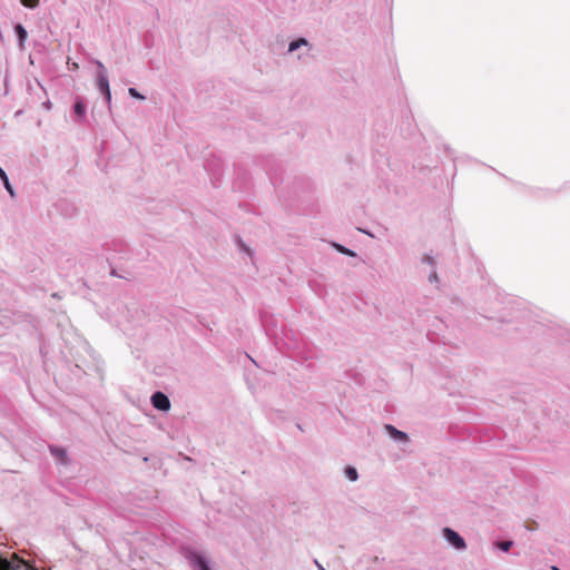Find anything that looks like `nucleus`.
I'll use <instances>...</instances> for the list:
<instances>
[{
    "label": "nucleus",
    "instance_id": "obj_1",
    "mask_svg": "<svg viewBox=\"0 0 570 570\" xmlns=\"http://www.w3.org/2000/svg\"><path fill=\"white\" fill-rule=\"evenodd\" d=\"M189 564L196 570H210L205 558L195 551L188 550L185 553Z\"/></svg>",
    "mask_w": 570,
    "mask_h": 570
},
{
    "label": "nucleus",
    "instance_id": "obj_2",
    "mask_svg": "<svg viewBox=\"0 0 570 570\" xmlns=\"http://www.w3.org/2000/svg\"><path fill=\"white\" fill-rule=\"evenodd\" d=\"M97 85H98L99 90L105 95L107 102L110 104L111 92H110L109 81H108L106 72L98 71Z\"/></svg>",
    "mask_w": 570,
    "mask_h": 570
},
{
    "label": "nucleus",
    "instance_id": "obj_3",
    "mask_svg": "<svg viewBox=\"0 0 570 570\" xmlns=\"http://www.w3.org/2000/svg\"><path fill=\"white\" fill-rule=\"evenodd\" d=\"M151 403L157 410L160 411H168L170 409L169 399L161 392H156L153 394Z\"/></svg>",
    "mask_w": 570,
    "mask_h": 570
},
{
    "label": "nucleus",
    "instance_id": "obj_4",
    "mask_svg": "<svg viewBox=\"0 0 570 570\" xmlns=\"http://www.w3.org/2000/svg\"><path fill=\"white\" fill-rule=\"evenodd\" d=\"M443 533H444V537L446 538V540L452 546H454L456 549H464L465 548V542H464L463 538L460 537V534L458 532L453 531L450 528H445L443 530Z\"/></svg>",
    "mask_w": 570,
    "mask_h": 570
},
{
    "label": "nucleus",
    "instance_id": "obj_5",
    "mask_svg": "<svg viewBox=\"0 0 570 570\" xmlns=\"http://www.w3.org/2000/svg\"><path fill=\"white\" fill-rule=\"evenodd\" d=\"M385 430L389 432V434L393 439L400 440V441H403V442L407 441V435L404 432H402V431L397 430L396 428H394L393 425H391V424L385 425Z\"/></svg>",
    "mask_w": 570,
    "mask_h": 570
},
{
    "label": "nucleus",
    "instance_id": "obj_6",
    "mask_svg": "<svg viewBox=\"0 0 570 570\" xmlns=\"http://www.w3.org/2000/svg\"><path fill=\"white\" fill-rule=\"evenodd\" d=\"M50 452L55 458H57L60 461V463H62V464L68 463L67 451L65 449L58 448V446H51Z\"/></svg>",
    "mask_w": 570,
    "mask_h": 570
},
{
    "label": "nucleus",
    "instance_id": "obj_7",
    "mask_svg": "<svg viewBox=\"0 0 570 570\" xmlns=\"http://www.w3.org/2000/svg\"><path fill=\"white\" fill-rule=\"evenodd\" d=\"M86 112V106L81 100H77L75 104V114L78 117H83Z\"/></svg>",
    "mask_w": 570,
    "mask_h": 570
},
{
    "label": "nucleus",
    "instance_id": "obj_8",
    "mask_svg": "<svg viewBox=\"0 0 570 570\" xmlns=\"http://www.w3.org/2000/svg\"><path fill=\"white\" fill-rule=\"evenodd\" d=\"M302 45H304V46L307 45V41L304 38H301L296 41H292L289 43L288 51L292 52V51L296 50L298 47H301Z\"/></svg>",
    "mask_w": 570,
    "mask_h": 570
},
{
    "label": "nucleus",
    "instance_id": "obj_9",
    "mask_svg": "<svg viewBox=\"0 0 570 570\" xmlns=\"http://www.w3.org/2000/svg\"><path fill=\"white\" fill-rule=\"evenodd\" d=\"M345 474L346 476L351 480V481H356L357 480V471L356 469L352 468V466H347L345 469Z\"/></svg>",
    "mask_w": 570,
    "mask_h": 570
},
{
    "label": "nucleus",
    "instance_id": "obj_10",
    "mask_svg": "<svg viewBox=\"0 0 570 570\" xmlns=\"http://www.w3.org/2000/svg\"><path fill=\"white\" fill-rule=\"evenodd\" d=\"M16 31L18 33L19 40L22 43L27 38V31L21 24L16 26Z\"/></svg>",
    "mask_w": 570,
    "mask_h": 570
},
{
    "label": "nucleus",
    "instance_id": "obj_11",
    "mask_svg": "<svg viewBox=\"0 0 570 570\" xmlns=\"http://www.w3.org/2000/svg\"><path fill=\"white\" fill-rule=\"evenodd\" d=\"M2 181H3V185H4L6 189H7V190H8V193L10 194V196H12V197H13V196H14V191H13V188H12V186H11V184H10L9 179H8V176H7L6 178H3V179H2Z\"/></svg>",
    "mask_w": 570,
    "mask_h": 570
},
{
    "label": "nucleus",
    "instance_id": "obj_12",
    "mask_svg": "<svg viewBox=\"0 0 570 570\" xmlns=\"http://www.w3.org/2000/svg\"><path fill=\"white\" fill-rule=\"evenodd\" d=\"M21 3L28 8H35L38 6L39 0H21Z\"/></svg>",
    "mask_w": 570,
    "mask_h": 570
},
{
    "label": "nucleus",
    "instance_id": "obj_13",
    "mask_svg": "<svg viewBox=\"0 0 570 570\" xmlns=\"http://www.w3.org/2000/svg\"><path fill=\"white\" fill-rule=\"evenodd\" d=\"M512 546V542L511 541H501L498 543V547L503 550V551H508Z\"/></svg>",
    "mask_w": 570,
    "mask_h": 570
},
{
    "label": "nucleus",
    "instance_id": "obj_14",
    "mask_svg": "<svg viewBox=\"0 0 570 570\" xmlns=\"http://www.w3.org/2000/svg\"><path fill=\"white\" fill-rule=\"evenodd\" d=\"M129 95L136 99H145V97L142 95H140L135 88H129L128 90Z\"/></svg>",
    "mask_w": 570,
    "mask_h": 570
},
{
    "label": "nucleus",
    "instance_id": "obj_15",
    "mask_svg": "<svg viewBox=\"0 0 570 570\" xmlns=\"http://www.w3.org/2000/svg\"><path fill=\"white\" fill-rule=\"evenodd\" d=\"M96 65H97L99 71L106 72V69H105V66L102 65V62L96 61Z\"/></svg>",
    "mask_w": 570,
    "mask_h": 570
},
{
    "label": "nucleus",
    "instance_id": "obj_16",
    "mask_svg": "<svg viewBox=\"0 0 570 570\" xmlns=\"http://www.w3.org/2000/svg\"><path fill=\"white\" fill-rule=\"evenodd\" d=\"M6 177H7V174H6V173H4V170L0 167V178H1V180H2L3 178H6Z\"/></svg>",
    "mask_w": 570,
    "mask_h": 570
},
{
    "label": "nucleus",
    "instance_id": "obj_17",
    "mask_svg": "<svg viewBox=\"0 0 570 570\" xmlns=\"http://www.w3.org/2000/svg\"><path fill=\"white\" fill-rule=\"evenodd\" d=\"M338 249L342 252V253H346V254H350V252L345 248H343L342 246H338Z\"/></svg>",
    "mask_w": 570,
    "mask_h": 570
},
{
    "label": "nucleus",
    "instance_id": "obj_18",
    "mask_svg": "<svg viewBox=\"0 0 570 570\" xmlns=\"http://www.w3.org/2000/svg\"><path fill=\"white\" fill-rule=\"evenodd\" d=\"M27 570H36L35 568H32L30 564L27 563Z\"/></svg>",
    "mask_w": 570,
    "mask_h": 570
},
{
    "label": "nucleus",
    "instance_id": "obj_19",
    "mask_svg": "<svg viewBox=\"0 0 570 570\" xmlns=\"http://www.w3.org/2000/svg\"><path fill=\"white\" fill-rule=\"evenodd\" d=\"M72 69H78V63L73 62L72 63Z\"/></svg>",
    "mask_w": 570,
    "mask_h": 570
},
{
    "label": "nucleus",
    "instance_id": "obj_20",
    "mask_svg": "<svg viewBox=\"0 0 570 570\" xmlns=\"http://www.w3.org/2000/svg\"><path fill=\"white\" fill-rule=\"evenodd\" d=\"M552 570H560V569H559V568H557V567H552Z\"/></svg>",
    "mask_w": 570,
    "mask_h": 570
}]
</instances>
